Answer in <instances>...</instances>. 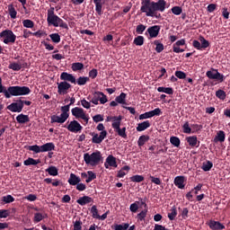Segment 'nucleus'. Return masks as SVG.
Segmentation results:
<instances>
[{
  "label": "nucleus",
  "instance_id": "nucleus-5",
  "mask_svg": "<svg viewBox=\"0 0 230 230\" xmlns=\"http://www.w3.org/2000/svg\"><path fill=\"white\" fill-rule=\"evenodd\" d=\"M83 159L84 164L97 166L100 164V161H102V155H101L100 151H95L92 154L84 153V155H83Z\"/></svg>",
  "mask_w": 230,
  "mask_h": 230
},
{
  "label": "nucleus",
  "instance_id": "nucleus-12",
  "mask_svg": "<svg viewBox=\"0 0 230 230\" xmlns=\"http://www.w3.org/2000/svg\"><path fill=\"white\" fill-rule=\"evenodd\" d=\"M208 47H210V42L203 37H199V40H192V48H195L197 50H203L208 49Z\"/></svg>",
  "mask_w": 230,
  "mask_h": 230
},
{
  "label": "nucleus",
  "instance_id": "nucleus-56",
  "mask_svg": "<svg viewBox=\"0 0 230 230\" xmlns=\"http://www.w3.org/2000/svg\"><path fill=\"white\" fill-rule=\"evenodd\" d=\"M23 27L27 29L34 28V22L31 20H23Z\"/></svg>",
  "mask_w": 230,
  "mask_h": 230
},
{
  "label": "nucleus",
  "instance_id": "nucleus-36",
  "mask_svg": "<svg viewBox=\"0 0 230 230\" xmlns=\"http://www.w3.org/2000/svg\"><path fill=\"white\" fill-rule=\"evenodd\" d=\"M40 160H35L34 158L29 157L25 161H23V165L30 166V165H36L40 164Z\"/></svg>",
  "mask_w": 230,
  "mask_h": 230
},
{
  "label": "nucleus",
  "instance_id": "nucleus-37",
  "mask_svg": "<svg viewBox=\"0 0 230 230\" xmlns=\"http://www.w3.org/2000/svg\"><path fill=\"white\" fill-rule=\"evenodd\" d=\"M149 137L146 135H142L140 137L137 138V146L142 147L144 146L146 142H148Z\"/></svg>",
  "mask_w": 230,
  "mask_h": 230
},
{
  "label": "nucleus",
  "instance_id": "nucleus-34",
  "mask_svg": "<svg viewBox=\"0 0 230 230\" xmlns=\"http://www.w3.org/2000/svg\"><path fill=\"white\" fill-rule=\"evenodd\" d=\"M74 230H82V221L80 219L74 222ZM88 230H95V225L89 226Z\"/></svg>",
  "mask_w": 230,
  "mask_h": 230
},
{
  "label": "nucleus",
  "instance_id": "nucleus-52",
  "mask_svg": "<svg viewBox=\"0 0 230 230\" xmlns=\"http://www.w3.org/2000/svg\"><path fill=\"white\" fill-rule=\"evenodd\" d=\"M133 44H135L136 46L144 45V37L143 36L136 37V39L133 40Z\"/></svg>",
  "mask_w": 230,
  "mask_h": 230
},
{
  "label": "nucleus",
  "instance_id": "nucleus-22",
  "mask_svg": "<svg viewBox=\"0 0 230 230\" xmlns=\"http://www.w3.org/2000/svg\"><path fill=\"white\" fill-rule=\"evenodd\" d=\"M75 203H77L81 207H84L86 204L93 203V199H92L89 196H83L80 197L77 200H75Z\"/></svg>",
  "mask_w": 230,
  "mask_h": 230
},
{
  "label": "nucleus",
  "instance_id": "nucleus-23",
  "mask_svg": "<svg viewBox=\"0 0 230 230\" xmlns=\"http://www.w3.org/2000/svg\"><path fill=\"white\" fill-rule=\"evenodd\" d=\"M22 107H24L22 104H10L7 105L6 109L12 113H21V111H22Z\"/></svg>",
  "mask_w": 230,
  "mask_h": 230
},
{
  "label": "nucleus",
  "instance_id": "nucleus-51",
  "mask_svg": "<svg viewBox=\"0 0 230 230\" xmlns=\"http://www.w3.org/2000/svg\"><path fill=\"white\" fill-rule=\"evenodd\" d=\"M84 68V65H83L82 63H74L72 64V71L75 72V71H80L82 69Z\"/></svg>",
  "mask_w": 230,
  "mask_h": 230
},
{
  "label": "nucleus",
  "instance_id": "nucleus-6",
  "mask_svg": "<svg viewBox=\"0 0 230 230\" xmlns=\"http://www.w3.org/2000/svg\"><path fill=\"white\" fill-rule=\"evenodd\" d=\"M95 130L100 131V134L93 132L90 133V136H92V143L100 145L104 138H107V130H104V125L102 123L98 124V126L95 127Z\"/></svg>",
  "mask_w": 230,
  "mask_h": 230
},
{
  "label": "nucleus",
  "instance_id": "nucleus-32",
  "mask_svg": "<svg viewBox=\"0 0 230 230\" xmlns=\"http://www.w3.org/2000/svg\"><path fill=\"white\" fill-rule=\"evenodd\" d=\"M25 64H19V63H10L9 66H7V68L11 69L12 71H21L22 69Z\"/></svg>",
  "mask_w": 230,
  "mask_h": 230
},
{
  "label": "nucleus",
  "instance_id": "nucleus-17",
  "mask_svg": "<svg viewBox=\"0 0 230 230\" xmlns=\"http://www.w3.org/2000/svg\"><path fill=\"white\" fill-rule=\"evenodd\" d=\"M159 30H161V27H159V25L148 27L146 32L144 33V35H146L148 36V38L151 39H155L159 35Z\"/></svg>",
  "mask_w": 230,
  "mask_h": 230
},
{
  "label": "nucleus",
  "instance_id": "nucleus-44",
  "mask_svg": "<svg viewBox=\"0 0 230 230\" xmlns=\"http://www.w3.org/2000/svg\"><path fill=\"white\" fill-rule=\"evenodd\" d=\"M130 226H128V223H122L121 225L113 226V230H128Z\"/></svg>",
  "mask_w": 230,
  "mask_h": 230
},
{
  "label": "nucleus",
  "instance_id": "nucleus-39",
  "mask_svg": "<svg viewBox=\"0 0 230 230\" xmlns=\"http://www.w3.org/2000/svg\"><path fill=\"white\" fill-rule=\"evenodd\" d=\"M7 13L10 14L12 20L16 19V9H13V4H7Z\"/></svg>",
  "mask_w": 230,
  "mask_h": 230
},
{
  "label": "nucleus",
  "instance_id": "nucleus-7",
  "mask_svg": "<svg viewBox=\"0 0 230 230\" xmlns=\"http://www.w3.org/2000/svg\"><path fill=\"white\" fill-rule=\"evenodd\" d=\"M55 148L54 143H47L43 146H27V151L34 152V154L51 152Z\"/></svg>",
  "mask_w": 230,
  "mask_h": 230
},
{
  "label": "nucleus",
  "instance_id": "nucleus-64",
  "mask_svg": "<svg viewBox=\"0 0 230 230\" xmlns=\"http://www.w3.org/2000/svg\"><path fill=\"white\" fill-rule=\"evenodd\" d=\"M148 179L151 180V182H153V184H155V185L162 184V180H159V178H157V177L148 176Z\"/></svg>",
  "mask_w": 230,
  "mask_h": 230
},
{
  "label": "nucleus",
  "instance_id": "nucleus-30",
  "mask_svg": "<svg viewBox=\"0 0 230 230\" xmlns=\"http://www.w3.org/2000/svg\"><path fill=\"white\" fill-rule=\"evenodd\" d=\"M27 122H30V117H28L27 115L19 114L16 116V123L25 124Z\"/></svg>",
  "mask_w": 230,
  "mask_h": 230
},
{
  "label": "nucleus",
  "instance_id": "nucleus-25",
  "mask_svg": "<svg viewBox=\"0 0 230 230\" xmlns=\"http://www.w3.org/2000/svg\"><path fill=\"white\" fill-rule=\"evenodd\" d=\"M104 0H93V4L95 5V13L98 15H102V5L104 4Z\"/></svg>",
  "mask_w": 230,
  "mask_h": 230
},
{
  "label": "nucleus",
  "instance_id": "nucleus-47",
  "mask_svg": "<svg viewBox=\"0 0 230 230\" xmlns=\"http://www.w3.org/2000/svg\"><path fill=\"white\" fill-rule=\"evenodd\" d=\"M14 104H16V105H22V106H30V105H31V102H30V101H22V100H21V99H19V100H16V102H12V103H10V105H14Z\"/></svg>",
  "mask_w": 230,
  "mask_h": 230
},
{
  "label": "nucleus",
  "instance_id": "nucleus-33",
  "mask_svg": "<svg viewBox=\"0 0 230 230\" xmlns=\"http://www.w3.org/2000/svg\"><path fill=\"white\" fill-rule=\"evenodd\" d=\"M125 100H127V93H120V95L115 97V101H113L112 102H118L119 104L125 105L127 104V102Z\"/></svg>",
  "mask_w": 230,
  "mask_h": 230
},
{
  "label": "nucleus",
  "instance_id": "nucleus-50",
  "mask_svg": "<svg viewBox=\"0 0 230 230\" xmlns=\"http://www.w3.org/2000/svg\"><path fill=\"white\" fill-rule=\"evenodd\" d=\"M215 96L219 100L224 101L226 100V92H224V90H217Z\"/></svg>",
  "mask_w": 230,
  "mask_h": 230
},
{
  "label": "nucleus",
  "instance_id": "nucleus-21",
  "mask_svg": "<svg viewBox=\"0 0 230 230\" xmlns=\"http://www.w3.org/2000/svg\"><path fill=\"white\" fill-rule=\"evenodd\" d=\"M109 167L118 168V163L115 162L113 155L107 156L106 162H104V168L109 169Z\"/></svg>",
  "mask_w": 230,
  "mask_h": 230
},
{
  "label": "nucleus",
  "instance_id": "nucleus-31",
  "mask_svg": "<svg viewBox=\"0 0 230 230\" xmlns=\"http://www.w3.org/2000/svg\"><path fill=\"white\" fill-rule=\"evenodd\" d=\"M45 172H47V174H49V176L51 177L58 176V169L56 168V166L47 167V169H45Z\"/></svg>",
  "mask_w": 230,
  "mask_h": 230
},
{
  "label": "nucleus",
  "instance_id": "nucleus-48",
  "mask_svg": "<svg viewBox=\"0 0 230 230\" xmlns=\"http://www.w3.org/2000/svg\"><path fill=\"white\" fill-rule=\"evenodd\" d=\"M153 45H155V52L162 53L164 51V44L159 43V40L153 41Z\"/></svg>",
  "mask_w": 230,
  "mask_h": 230
},
{
  "label": "nucleus",
  "instance_id": "nucleus-35",
  "mask_svg": "<svg viewBox=\"0 0 230 230\" xmlns=\"http://www.w3.org/2000/svg\"><path fill=\"white\" fill-rule=\"evenodd\" d=\"M45 218H47V214H43L40 212L34 213V218H33L34 224H39L40 221H42Z\"/></svg>",
  "mask_w": 230,
  "mask_h": 230
},
{
  "label": "nucleus",
  "instance_id": "nucleus-62",
  "mask_svg": "<svg viewBox=\"0 0 230 230\" xmlns=\"http://www.w3.org/2000/svg\"><path fill=\"white\" fill-rule=\"evenodd\" d=\"M147 209L142 210L137 214V220L144 221V218H146Z\"/></svg>",
  "mask_w": 230,
  "mask_h": 230
},
{
  "label": "nucleus",
  "instance_id": "nucleus-57",
  "mask_svg": "<svg viewBox=\"0 0 230 230\" xmlns=\"http://www.w3.org/2000/svg\"><path fill=\"white\" fill-rule=\"evenodd\" d=\"M171 13L174 15H181V7L172 6V8H171Z\"/></svg>",
  "mask_w": 230,
  "mask_h": 230
},
{
  "label": "nucleus",
  "instance_id": "nucleus-16",
  "mask_svg": "<svg viewBox=\"0 0 230 230\" xmlns=\"http://www.w3.org/2000/svg\"><path fill=\"white\" fill-rule=\"evenodd\" d=\"M64 22L58 15L54 13V7H50L47 10V22Z\"/></svg>",
  "mask_w": 230,
  "mask_h": 230
},
{
  "label": "nucleus",
  "instance_id": "nucleus-43",
  "mask_svg": "<svg viewBox=\"0 0 230 230\" xmlns=\"http://www.w3.org/2000/svg\"><path fill=\"white\" fill-rule=\"evenodd\" d=\"M168 220H175V217H177V208L175 207H172L171 208V212H168Z\"/></svg>",
  "mask_w": 230,
  "mask_h": 230
},
{
  "label": "nucleus",
  "instance_id": "nucleus-54",
  "mask_svg": "<svg viewBox=\"0 0 230 230\" xmlns=\"http://www.w3.org/2000/svg\"><path fill=\"white\" fill-rule=\"evenodd\" d=\"M148 29H146V26H144V24H138L137 27H136V33L137 34H142L144 33L145 31H146Z\"/></svg>",
  "mask_w": 230,
  "mask_h": 230
},
{
  "label": "nucleus",
  "instance_id": "nucleus-41",
  "mask_svg": "<svg viewBox=\"0 0 230 230\" xmlns=\"http://www.w3.org/2000/svg\"><path fill=\"white\" fill-rule=\"evenodd\" d=\"M90 77H84V76H80L78 79H75V84H78L80 86H83L86 84L87 82H89Z\"/></svg>",
  "mask_w": 230,
  "mask_h": 230
},
{
  "label": "nucleus",
  "instance_id": "nucleus-38",
  "mask_svg": "<svg viewBox=\"0 0 230 230\" xmlns=\"http://www.w3.org/2000/svg\"><path fill=\"white\" fill-rule=\"evenodd\" d=\"M43 182H45L47 184H51V186H53V187L60 186V181L56 180V179L47 178V179L43 180Z\"/></svg>",
  "mask_w": 230,
  "mask_h": 230
},
{
  "label": "nucleus",
  "instance_id": "nucleus-24",
  "mask_svg": "<svg viewBox=\"0 0 230 230\" xmlns=\"http://www.w3.org/2000/svg\"><path fill=\"white\" fill-rule=\"evenodd\" d=\"M47 25L53 26L54 28H62L65 30H69V27L66 25L65 21L63 22H47Z\"/></svg>",
  "mask_w": 230,
  "mask_h": 230
},
{
  "label": "nucleus",
  "instance_id": "nucleus-42",
  "mask_svg": "<svg viewBox=\"0 0 230 230\" xmlns=\"http://www.w3.org/2000/svg\"><path fill=\"white\" fill-rule=\"evenodd\" d=\"M129 170L130 167H128V165H124L122 169H120V171H118L117 177L120 179L124 178V176L127 175V172H125V171L128 172Z\"/></svg>",
  "mask_w": 230,
  "mask_h": 230
},
{
  "label": "nucleus",
  "instance_id": "nucleus-4",
  "mask_svg": "<svg viewBox=\"0 0 230 230\" xmlns=\"http://www.w3.org/2000/svg\"><path fill=\"white\" fill-rule=\"evenodd\" d=\"M71 105H65L60 107V116L58 115H51L49 117V123L54 124V123H58V124H63L66 121V119H69V107Z\"/></svg>",
  "mask_w": 230,
  "mask_h": 230
},
{
  "label": "nucleus",
  "instance_id": "nucleus-59",
  "mask_svg": "<svg viewBox=\"0 0 230 230\" xmlns=\"http://www.w3.org/2000/svg\"><path fill=\"white\" fill-rule=\"evenodd\" d=\"M172 77H176L180 80L186 79V73H183L182 71H175V75Z\"/></svg>",
  "mask_w": 230,
  "mask_h": 230
},
{
  "label": "nucleus",
  "instance_id": "nucleus-45",
  "mask_svg": "<svg viewBox=\"0 0 230 230\" xmlns=\"http://www.w3.org/2000/svg\"><path fill=\"white\" fill-rule=\"evenodd\" d=\"M210 169H212V162L206 161L204 164H202L201 170H203L204 172H209Z\"/></svg>",
  "mask_w": 230,
  "mask_h": 230
},
{
  "label": "nucleus",
  "instance_id": "nucleus-46",
  "mask_svg": "<svg viewBox=\"0 0 230 230\" xmlns=\"http://www.w3.org/2000/svg\"><path fill=\"white\" fill-rule=\"evenodd\" d=\"M49 39L51 40V42H54L55 44L60 43V35H58V33L49 34Z\"/></svg>",
  "mask_w": 230,
  "mask_h": 230
},
{
  "label": "nucleus",
  "instance_id": "nucleus-1",
  "mask_svg": "<svg viewBox=\"0 0 230 230\" xmlns=\"http://www.w3.org/2000/svg\"><path fill=\"white\" fill-rule=\"evenodd\" d=\"M142 6H140V12L146 14V17L161 19L162 14L157 12L164 13L166 10V1L157 0V2L152 0H142Z\"/></svg>",
  "mask_w": 230,
  "mask_h": 230
},
{
  "label": "nucleus",
  "instance_id": "nucleus-13",
  "mask_svg": "<svg viewBox=\"0 0 230 230\" xmlns=\"http://www.w3.org/2000/svg\"><path fill=\"white\" fill-rule=\"evenodd\" d=\"M206 77L209 80H216L219 83H224V75H221L217 69L210 68V71L206 72Z\"/></svg>",
  "mask_w": 230,
  "mask_h": 230
},
{
  "label": "nucleus",
  "instance_id": "nucleus-29",
  "mask_svg": "<svg viewBox=\"0 0 230 230\" xmlns=\"http://www.w3.org/2000/svg\"><path fill=\"white\" fill-rule=\"evenodd\" d=\"M226 141V133L224 131L219 130L217 132V136H215L214 142L215 143H224Z\"/></svg>",
  "mask_w": 230,
  "mask_h": 230
},
{
  "label": "nucleus",
  "instance_id": "nucleus-63",
  "mask_svg": "<svg viewBox=\"0 0 230 230\" xmlns=\"http://www.w3.org/2000/svg\"><path fill=\"white\" fill-rule=\"evenodd\" d=\"M144 114H147V115H162V110H160L159 108H155V110H153V111H148V112H144Z\"/></svg>",
  "mask_w": 230,
  "mask_h": 230
},
{
  "label": "nucleus",
  "instance_id": "nucleus-20",
  "mask_svg": "<svg viewBox=\"0 0 230 230\" xmlns=\"http://www.w3.org/2000/svg\"><path fill=\"white\" fill-rule=\"evenodd\" d=\"M186 177L183 176H177L175 177L174 181H172V184H175V187L180 190H183L185 188L186 184Z\"/></svg>",
  "mask_w": 230,
  "mask_h": 230
},
{
  "label": "nucleus",
  "instance_id": "nucleus-10",
  "mask_svg": "<svg viewBox=\"0 0 230 230\" xmlns=\"http://www.w3.org/2000/svg\"><path fill=\"white\" fill-rule=\"evenodd\" d=\"M72 116L75 118V119H83L84 121V125L89 123V115L84 113V110L79 107H75L72 109Z\"/></svg>",
  "mask_w": 230,
  "mask_h": 230
},
{
  "label": "nucleus",
  "instance_id": "nucleus-19",
  "mask_svg": "<svg viewBox=\"0 0 230 230\" xmlns=\"http://www.w3.org/2000/svg\"><path fill=\"white\" fill-rule=\"evenodd\" d=\"M75 77H74V75H71L66 72L60 73V81L69 83V84H75Z\"/></svg>",
  "mask_w": 230,
  "mask_h": 230
},
{
  "label": "nucleus",
  "instance_id": "nucleus-9",
  "mask_svg": "<svg viewBox=\"0 0 230 230\" xmlns=\"http://www.w3.org/2000/svg\"><path fill=\"white\" fill-rule=\"evenodd\" d=\"M202 126L199 124H189L188 121L181 126V130L184 134H195L199 131H201Z\"/></svg>",
  "mask_w": 230,
  "mask_h": 230
},
{
  "label": "nucleus",
  "instance_id": "nucleus-15",
  "mask_svg": "<svg viewBox=\"0 0 230 230\" xmlns=\"http://www.w3.org/2000/svg\"><path fill=\"white\" fill-rule=\"evenodd\" d=\"M56 85H58V95H65L71 89V84L66 81L56 83Z\"/></svg>",
  "mask_w": 230,
  "mask_h": 230
},
{
  "label": "nucleus",
  "instance_id": "nucleus-14",
  "mask_svg": "<svg viewBox=\"0 0 230 230\" xmlns=\"http://www.w3.org/2000/svg\"><path fill=\"white\" fill-rule=\"evenodd\" d=\"M64 128H67V131L71 133H80L82 131V126L77 120L69 121L67 125L63 126Z\"/></svg>",
  "mask_w": 230,
  "mask_h": 230
},
{
  "label": "nucleus",
  "instance_id": "nucleus-61",
  "mask_svg": "<svg viewBox=\"0 0 230 230\" xmlns=\"http://www.w3.org/2000/svg\"><path fill=\"white\" fill-rule=\"evenodd\" d=\"M97 76H98V70L93 68V69L89 71V77H87V78H90V79L93 80Z\"/></svg>",
  "mask_w": 230,
  "mask_h": 230
},
{
  "label": "nucleus",
  "instance_id": "nucleus-53",
  "mask_svg": "<svg viewBox=\"0 0 230 230\" xmlns=\"http://www.w3.org/2000/svg\"><path fill=\"white\" fill-rule=\"evenodd\" d=\"M139 207V202L136 201L131 204V206L128 207V210L131 211V213H137V209Z\"/></svg>",
  "mask_w": 230,
  "mask_h": 230
},
{
  "label": "nucleus",
  "instance_id": "nucleus-58",
  "mask_svg": "<svg viewBox=\"0 0 230 230\" xmlns=\"http://www.w3.org/2000/svg\"><path fill=\"white\" fill-rule=\"evenodd\" d=\"M87 173L89 174V176L87 177V180H84V182H91L93 180H95V173L92 171H87Z\"/></svg>",
  "mask_w": 230,
  "mask_h": 230
},
{
  "label": "nucleus",
  "instance_id": "nucleus-18",
  "mask_svg": "<svg viewBox=\"0 0 230 230\" xmlns=\"http://www.w3.org/2000/svg\"><path fill=\"white\" fill-rule=\"evenodd\" d=\"M207 226H208V228L210 230H224L226 229V226L224 224H221L219 221L210 220L208 223H206Z\"/></svg>",
  "mask_w": 230,
  "mask_h": 230
},
{
  "label": "nucleus",
  "instance_id": "nucleus-28",
  "mask_svg": "<svg viewBox=\"0 0 230 230\" xmlns=\"http://www.w3.org/2000/svg\"><path fill=\"white\" fill-rule=\"evenodd\" d=\"M150 127H151V123L148 122V120H146V121H143L142 123L137 124L136 130L137 132H142L144 130H146Z\"/></svg>",
  "mask_w": 230,
  "mask_h": 230
},
{
  "label": "nucleus",
  "instance_id": "nucleus-40",
  "mask_svg": "<svg viewBox=\"0 0 230 230\" xmlns=\"http://www.w3.org/2000/svg\"><path fill=\"white\" fill-rule=\"evenodd\" d=\"M157 93H166L168 95H172V88L171 87H157Z\"/></svg>",
  "mask_w": 230,
  "mask_h": 230
},
{
  "label": "nucleus",
  "instance_id": "nucleus-60",
  "mask_svg": "<svg viewBox=\"0 0 230 230\" xmlns=\"http://www.w3.org/2000/svg\"><path fill=\"white\" fill-rule=\"evenodd\" d=\"M181 141H179V137H171V145L175 147H179Z\"/></svg>",
  "mask_w": 230,
  "mask_h": 230
},
{
  "label": "nucleus",
  "instance_id": "nucleus-8",
  "mask_svg": "<svg viewBox=\"0 0 230 230\" xmlns=\"http://www.w3.org/2000/svg\"><path fill=\"white\" fill-rule=\"evenodd\" d=\"M0 38L4 40V44H13L16 42V35L10 30L1 31Z\"/></svg>",
  "mask_w": 230,
  "mask_h": 230
},
{
  "label": "nucleus",
  "instance_id": "nucleus-2",
  "mask_svg": "<svg viewBox=\"0 0 230 230\" xmlns=\"http://www.w3.org/2000/svg\"><path fill=\"white\" fill-rule=\"evenodd\" d=\"M31 93V91L30 90V87L27 86L14 85L5 88V86H3L2 84V79H0V93H4L5 99L30 95Z\"/></svg>",
  "mask_w": 230,
  "mask_h": 230
},
{
  "label": "nucleus",
  "instance_id": "nucleus-49",
  "mask_svg": "<svg viewBox=\"0 0 230 230\" xmlns=\"http://www.w3.org/2000/svg\"><path fill=\"white\" fill-rule=\"evenodd\" d=\"M129 180H131V182L139 183V182L144 181V176H142V175H133V176H131V178H129Z\"/></svg>",
  "mask_w": 230,
  "mask_h": 230
},
{
  "label": "nucleus",
  "instance_id": "nucleus-11",
  "mask_svg": "<svg viewBox=\"0 0 230 230\" xmlns=\"http://www.w3.org/2000/svg\"><path fill=\"white\" fill-rule=\"evenodd\" d=\"M108 99L107 95H105L102 92H94L93 96L92 97V103L93 105L104 104L107 103Z\"/></svg>",
  "mask_w": 230,
  "mask_h": 230
},
{
  "label": "nucleus",
  "instance_id": "nucleus-27",
  "mask_svg": "<svg viewBox=\"0 0 230 230\" xmlns=\"http://www.w3.org/2000/svg\"><path fill=\"white\" fill-rule=\"evenodd\" d=\"M67 183L72 186H75V184H80V177L75 176V174H69V179L67 180Z\"/></svg>",
  "mask_w": 230,
  "mask_h": 230
},
{
  "label": "nucleus",
  "instance_id": "nucleus-3",
  "mask_svg": "<svg viewBox=\"0 0 230 230\" xmlns=\"http://www.w3.org/2000/svg\"><path fill=\"white\" fill-rule=\"evenodd\" d=\"M122 115L118 116H109L107 117V122H111V128L113 131L118 134V137H122V139H127V128H119L122 123Z\"/></svg>",
  "mask_w": 230,
  "mask_h": 230
},
{
  "label": "nucleus",
  "instance_id": "nucleus-55",
  "mask_svg": "<svg viewBox=\"0 0 230 230\" xmlns=\"http://www.w3.org/2000/svg\"><path fill=\"white\" fill-rule=\"evenodd\" d=\"M1 201H4L5 204H11L13 202V197H12V195L4 196L2 197Z\"/></svg>",
  "mask_w": 230,
  "mask_h": 230
},
{
  "label": "nucleus",
  "instance_id": "nucleus-26",
  "mask_svg": "<svg viewBox=\"0 0 230 230\" xmlns=\"http://www.w3.org/2000/svg\"><path fill=\"white\" fill-rule=\"evenodd\" d=\"M186 143H189L190 147H199L196 136L186 137Z\"/></svg>",
  "mask_w": 230,
  "mask_h": 230
}]
</instances>
